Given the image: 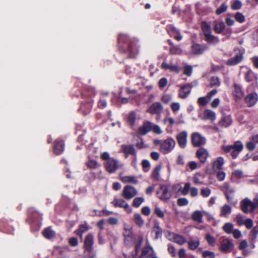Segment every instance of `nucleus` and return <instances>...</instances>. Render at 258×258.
<instances>
[{
  "label": "nucleus",
  "instance_id": "10",
  "mask_svg": "<svg viewBox=\"0 0 258 258\" xmlns=\"http://www.w3.org/2000/svg\"><path fill=\"white\" fill-rule=\"evenodd\" d=\"M234 247V244L231 240L225 238L221 241L220 249L224 252H230Z\"/></svg>",
  "mask_w": 258,
  "mask_h": 258
},
{
  "label": "nucleus",
  "instance_id": "27",
  "mask_svg": "<svg viewBox=\"0 0 258 258\" xmlns=\"http://www.w3.org/2000/svg\"><path fill=\"white\" fill-rule=\"evenodd\" d=\"M232 122V119L230 116L223 117L219 121V124L221 126L227 127L230 126Z\"/></svg>",
  "mask_w": 258,
  "mask_h": 258
},
{
  "label": "nucleus",
  "instance_id": "40",
  "mask_svg": "<svg viewBox=\"0 0 258 258\" xmlns=\"http://www.w3.org/2000/svg\"><path fill=\"white\" fill-rule=\"evenodd\" d=\"M164 123L165 124L168 123L170 125H173L175 123L177 124H181V123H184V120H181L175 122L174 119L172 117H167L164 118Z\"/></svg>",
  "mask_w": 258,
  "mask_h": 258
},
{
  "label": "nucleus",
  "instance_id": "48",
  "mask_svg": "<svg viewBox=\"0 0 258 258\" xmlns=\"http://www.w3.org/2000/svg\"><path fill=\"white\" fill-rule=\"evenodd\" d=\"M206 239L208 243L212 246H214L216 243L215 238L210 234H207Z\"/></svg>",
  "mask_w": 258,
  "mask_h": 258
},
{
  "label": "nucleus",
  "instance_id": "50",
  "mask_svg": "<svg viewBox=\"0 0 258 258\" xmlns=\"http://www.w3.org/2000/svg\"><path fill=\"white\" fill-rule=\"evenodd\" d=\"M220 85V82L218 78L216 77H212L210 80V86H219Z\"/></svg>",
  "mask_w": 258,
  "mask_h": 258
},
{
  "label": "nucleus",
  "instance_id": "12",
  "mask_svg": "<svg viewBox=\"0 0 258 258\" xmlns=\"http://www.w3.org/2000/svg\"><path fill=\"white\" fill-rule=\"evenodd\" d=\"M187 133L185 131H183L176 135V139L179 146L184 148L187 143Z\"/></svg>",
  "mask_w": 258,
  "mask_h": 258
},
{
  "label": "nucleus",
  "instance_id": "21",
  "mask_svg": "<svg viewBox=\"0 0 258 258\" xmlns=\"http://www.w3.org/2000/svg\"><path fill=\"white\" fill-rule=\"evenodd\" d=\"M120 180L123 183H131L133 184H137L138 180L135 176H119Z\"/></svg>",
  "mask_w": 258,
  "mask_h": 258
},
{
  "label": "nucleus",
  "instance_id": "8",
  "mask_svg": "<svg viewBox=\"0 0 258 258\" xmlns=\"http://www.w3.org/2000/svg\"><path fill=\"white\" fill-rule=\"evenodd\" d=\"M191 142L194 146L200 147L206 144V140L198 133H194L191 135Z\"/></svg>",
  "mask_w": 258,
  "mask_h": 258
},
{
  "label": "nucleus",
  "instance_id": "29",
  "mask_svg": "<svg viewBox=\"0 0 258 258\" xmlns=\"http://www.w3.org/2000/svg\"><path fill=\"white\" fill-rule=\"evenodd\" d=\"M224 160L223 158L219 157L217 158L213 163V168L214 169H221L224 165Z\"/></svg>",
  "mask_w": 258,
  "mask_h": 258
},
{
  "label": "nucleus",
  "instance_id": "20",
  "mask_svg": "<svg viewBox=\"0 0 258 258\" xmlns=\"http://www.w3.org/2000/svg\"><path fill=\"white\" fill-rule=\"evenodd\" d=\"M191 86L189 85H186L183 86L179 92V97L181 98H186L191 91Z\"/></svg>",
  "mask_w": 258,
  "mask_h": 258
},
{
  "label": "nucleus",
  "instance_id": "6",
  "mask_svg": "<svg viewBox=\"0 0 258 258\" xmlns=\"http://www.w3.org/2000/svg\"><path fill=\"white\" fill-rule=\"evenodd\" d=\"M111 203L115 207L124 208L128 213H130L132 211V209L129 205L122 199L115 197Z\"/></svg>",
  "mask_w": 258,
  "mask_h": 258
},
{
  "label": "nucleus",
  "instance_id": "1",
  "mask_svg": "<svg viewBox=\"0 0 258 258\" xmlns=\"http://www.w3.org/2000/svg\"><path fill=\"white\" fill-rule=\"evenodd\" d=\"M243 145L240 141H236L232 145L222 146V150L226 153L230 152L231 156L236 158L239 153L242 150Z\"/></svg>",
  "mask_w": 258,
  "mask_h": 258
},
{
  "label": "nucleus",
  "instance_id": "32",
  "mask_svg": "<svg viewBox=\"0 0 258 258\" xmlns=\"http://www.w3.org/2000/svg\"><path fill=\"white\" fill-rule=\"evenodd\" d=\"M200 244V240L199 239H193L190 238L188 241V247L189 249L192 250L196 249Z\"/></svg>",
  "mask_w": 258,
  "mask_h": 258
},
{
  "label": "nucleus",
  "instance_id": "24",
  "mask_svg": "<svg viewBox=\"0 0 258 258\" xmlns=\"http://www.w3.org/2000/svg\"><path fill=\"white\" fill-rule=\"evenodd\" d=\"M154 254V251L152 247L151 246H147L145 247L142 251L141 258H148L152 257Z\"/></svg>",
  "mask_w": 258,
  "mask_h": 258
},
{
  "label": "nucleus",
  "instance_id": "44",
  "mask_svg": "<svg viewBox=\"0 0 258 258\" xmlns=\"http://www.w3.org/2000/svg\"><path fill=\"white\" fill-rule=\"evenodd\" d=\"M169 52L171 54H180L182 53V50L180 47L174 45L171 46Z\"/></svg>",
  "mask_w": 258,
  "mask_h": 258
},
{
  "label": "nucleus",
  "instance_id": "28",
  "mask_svg": "<svg viewBox=\"0 0 258 258\" xmlns=\"http://www.w3.org/2000/svg\"><path fill=\"white\" fill-rule=\"evenodd\" d=\"M232 211L231 208L228 205H224L220 209V216L226 217L229 215Z\"/></svg>",
  "mask_w": 258,
  "mask_h": 258
},
{
  "label": "nucleus",
  "instance_id": "63",
  "mask_svg": "<svg viewBox=\"0 0 258 258\" xmlns=\"http://www.w3.org/2000/svg\"><path fill=\"white\" fill-rule=\"evenodd\" d=\"M188 203V200L185 198H180L177 201V204L179 206H182L187 205Z\"/></svg>",
  "mask_w": 258,
  "mask_h": 258
},
{
  "label": "nucleus",
  "instance_id": "47",
  "mask_svg": "<svg viewBox=\"0 0 258 258\" xmlns=\"http://www.w3.org/2000/svg\"><path fill=\"white\" fill-rule=\"evenodd\" d=\"M234 17L235 20L238 22L240 23H243L245 20L244 16L242 13L239 12L236 13Z\"/></svg>",
  "mask_w": 258,
  "mask_h": 258
},
{
  "label": "nucleus",
  "instance_id": "51",
  "mask_svg": "<svg viewBox=\"0 0 258 258\" xmlns=\"http://www.w3.org/2000/svg\"><path fill=\"white\" fill-rule=\"evenodd\" d=\"M201 175L198 174H196L193 177V182L195 184L198 185L204 184V182L203 180H200V177Z\"/></svg>",
  "mask_w": 258,
  "mask_h": 258
},
{
  "label": "nucleus",
  "instance_id": "17",
  "mask_svg": "<svg viewBox=\"0 0 258 258\" xmlns=\"http://www.w3.org/2000/svg\"><path fill=\"white\" fill-rule=\"evenodd\" d=\"M94 244V237L92 234L86 236L84 241V247L86 250L91 251Z\"/></svg>",
  "mask_w": 258,
  "mask_h": 258
},
{
  "label": "nucleus",
  "instance_id": "34",
  "mask_svg": "<svg viewBox=\"0 0 258 258\" xmlns=\"http://www.w3.org/2000/svg\"><path fill=\"white\" fill-rule=\"evenodd\" d=\"M233 93L234 96L238 98H240L243 96V92L241 87L237 84L234 85Z\"/></svg>",
  "mask_w": 258,
  "mask_h": 258
},
{
  "label": "nucleus",
  "instance_id": "43",
  "mask_svg": "<svg viewBox=\"0 0 258 258\" xmlns=\"http://www.w3.org/2000/svg\"><path fill=\"white\" fill-rule=\"evenodd\" d=\"M144 198L143 197H137L134 199L133 201L132 205L136 208L139 207L141 204L144 202Z\"/></svg>",
  "mask_w": 258,
  "mask_h": 258
},
{
  "label": "nucleus",
  "instance_id": "45",
  "mask_svg": "<svg viewBox=\"0 0 258 258\" xmlns=\"http://www.w3.org/2000/svg\"><path fill=\"white\" fill-rule=\"evenodd\" d=\"M205 49L202 47L201 46L198 44H194L192 47V52L195 54H200L202 53Z\"/></svg>",
  "mask_w": 258,
  "mask_h": 258
},
{
  "label": "nucleus",
  "instance_id": "22",
  "mask_svg": "<svg viewBox=\"0 0 258 258\" xmlns=\"http://www.w3.org/2000/svg\"><path fill=\"white\" fill-rule=\"evenodd\" d=\"M214 29L216 33H221L225 29V24L222 21H215L213 22Z\"/></svg>",
  "mask_w": 258,
  "mask_h": 258
},
{
  "label": "nucleus",
  "instance_id": "64",
  "mask_svg": "<svg viewBox=\"0 0 258 258\" xmlns=\"http://www.w3.org/2000/svg\"><path fill=\"white\" fill-rule=\"evenodd\" d=\"M189 192H190V195L192 197H197L199 194L198 189L195 187H191Z\"/></svg>",
  "mask_w": 258,
  "mask_h": 258
},
{
  "label": "nucleus",
  "instance_id": "62",
  "mask_svg": "<svg viewBox=\"0 0 258 258\" xmlns=\"http://www.w3.org/2000/svg\"><path fill=\"white\" fill-rule=\"evenodd\" d=\"M142 166L144 169V170L145 172H147L149 170V168L150 167V162L146 160H143L142 162Z\"/></svg>",
  "mask_w": 258,
  "mask_h": 258
},
{
  "label": "nucleus",
  "instance_id": "57",
  "mask_svg": "<svg viewBox=\"0 0 258 258\" xmlns=\"http://www.w3.org/2000/svg\"><path fill=\"white\" fill-rule=\"evenodd\" d=\"M235 220L239 225H243L245 221L244 217L240 214L236 215Z\"/></svg>",
  "mask_w": 258,
  "mask_h": 258
},
{
  "label": "nucleus",
  "instance_id": "14",
  "mask_svg": "<svg viewBox=\"0 0 258 258\" xmlns=\"http://www.w3.org/2000/svg\"><path fill=\"white\" fill-rule=\"evenodd\" d=\"M163 106L160 103L155 102L150 106L147 111L152 114H159L163 111Z\"/></svg>",
  "mask_w": 258,
  "mask_h": 258
},
{
  "label": "nucleus",
  "instance_id": "7",
  "mask_svg": "<svg viewBox=\"0 0 258 258\" xmlns=\"http://www.w3.org/2000/svg\"><path fill=\"white\" fill-rule=\"evenodd\" d=\"M137 194L136 188L131 185L124 186L122 191V196L126 200H131Z\"/></svg>",
  "mask_w": 258,
  "mask_h": 258
},
{
  "label": "nucleus",
  "instance_id": "19",
  "mask_svg": "<svg viewBox=\"0 0 258 258\" xmlns=\"http://www.w3.org/2000/svg\"><path fill=\"white\" fill-rule=\"evenodd\" d=\"M245 100L248 106H252L257 101L258 95L255 93L250 94L246 97Z\"/></svg>",
  "mask_w": 258,
  "mask_h": 258
},
{
  "label": "nucleus",
  "instance_id": "54",
  "mask_svg": "<svg viewBox=\"0 0 258 258\" xmlns=\"http://www.w3.org/2000/svg\"><path fill=\"white\" fill-rule=\"evenodd\" d=\"M86 165L90 168H94V169L96 168L98 166H99L98 163L96 161L93 160H89L86 163Z\"/></svg>",
  "mask_w": 258,
  "mask_h": 258
},
{
  "label": "nucleus",
  "instance_id": "38",
  "mask_svg": "<svg viewBox=\"0 0 258 258\" xmlns=\"http://www.w3.org/2000/svg\"><path fill=\"white\" fill-rule=\"evenodd\" d=\"M203 214L202 212L200 211H196L192 215V219L199 223H202L203 221Z\"/></svg>",
  "mask_w": 258,
  "mask_h": 258
},
{
  "label": "nucleus",
  "instance_id": "4",
  "mask_svg": "<svg viewBox=\"0 0 258 258\" xmlns=\"http://www.w3.org/2000/svg\"><path fill=\"white\" fill-rule=\"evenodd\" d=\"M175 146V141L169 138L163 141L160 145L161 151L164 154H167L170 152Z\"/></svg>",
  "mask_w": 258,
  "mask_h": 258
},
{
  "label": "nucleus",
  "instance_id": "55",
  "mask_svg": "<svg viewBox=\"0 0 258 258\" xmlns=\"http://www.w3.org/2000/svg\"><path fill=\"white\" fill-rule=\"evenodd\" d=\"M227 5L225 3H223L221 6L218 8L216 10V13L220 15L222 13L225 12L227 9Z\"/></svg>",
  "mask_w": 258,
  "mask_h": 258
},
{
  "label": "nucleus",
  "instance_id": "37",
  "mask_svg": "<svg viewBox=\"0 0 258 258\" xmlns=\"http://www.w3.org/2000/svg\"><path fill=\"white\" fill-rule=\"evenodd\" d=\"M62 141H56L55 145L54 147V152L56 155H59L63 152Z\"/></svg>",
  "mask_w": 258,
  "mask_h": 258
},
{
  "label": "nucleus",
  "instance_id": "59",
  "mask_svg": "<svg viewBox=\"0 0 258 258\" xmlns=\"http://www.w3.org/2000/svg\"><path fill=\"white\" fill-rule=\"evenodd\" d=\"M192 72V67L191 66H186L184 68V74L188 76L191 75Z\"/></svg>",
  "mask_w": 258,
  "mask_h": 258
},
{
  "label": "nucleus",
  "instance_id": "33",
  "mask_svg": "<svg viewBox=\"0 0 258 258\" xmlns=\"http://www.w3.org/2000/svg\"><path fill=\"white\" fill-rule=\"evenodd\" d=\"M55 232L50 227L46 228L43 231V236L47 239H50L55 236Z\"/></svg>",
  "mask_w": 258,
  "mask_h": 258
},
{
  "label": "nucleus",
  "instance_id": "39",
  "mask_svg": "<svg viewBox=\"0 0 258 258\" xmlns=\"http://www.w3.org/2000/svg\"><path fill=\"white\" fill-rule=\"evenodd\" d=\"M154 213L159 218L163 219L165 217L164 211L157 205L155 206Z\"/></svg>",
  "mask_w": 258,
  "mask_h": 258
},
{
  "label": "nucleus",
  "instance_id": "26",
  "mask_svg": "<svg viewBox=\"0 0 258 258\" xmlns=\"http://www.w3.org/2000/svg\"><path fill=\"white\" fill-rule=\"evenodd\" d=\"M245 78L247 82H255L256 84H257V75L254 73L252 71L249 70L248 71L245 75Z\"/></svg>",
  "mask_w": 258,
  "mask_h": 258
},
{
  "label": "nucleus",
  "instance_id": "36",
  "mask_svg": "<svg viewBox=\"0 0 258 258\" xmlns=\"http://www.w3.org/2000/svg\"><path fill=\"white\" fill-rule=\"evenodd\" d=\"M204 118L206 119L214 120L216 119V114L214 111L207 109L204 112Z\"/></svg>",
  "mask_w": 258,
  "mask_h": 258
},
{
  "label": "nucleus",
  "instance_id": "53",
  "mask_svg": "<svg viewBox=\"0 0 258 258\" xmlns=\"http://www.w3.org/2000/svg\"><path fill=\"white\" fill-rule=\"evenodd\" d=\"M211 193V189L207 187H203L201 189V194L203 197H208Z\"/></svg>",
  "mask_w": 258,
  "mask_h": 258
},
{
  "label": "nucleus",
  "instance_id": "9",
  "mask_svg": "<svg viewBox=\"0 0 258 258\" xmlns=\"http://www.w3.org/2000/svg\"><path fill=\"white\" fill-rule=\"evenodd\" d=\"M105 169L108 172L112 173L115 172L119 168L117 161L114 159H109L106 161L105 164Z\"/></svg>",
  "mask_w": 258,
  "mask_h": 258
},
{
  "label": "nucleus",
  "instance_id": "13",
  "mask_svg": "<svg viewBox=\"0 0 258 258\" xmlns=\"http://www.w3.org/2000/svg\"><path fill=\"white\" fill-rule=\"evenodd\" d=\"M244 53V50L241 49L239 51V54L236 55L235 57H232L226 61V64L228 66H234L240 62L243 59V54Z\"/></svg>",
  "mask_w": 258,
  "mask_h": 258
},
{
  "label": "nucleus",
  "instance_id": "5",
  "mask_svg": "<svg viewBox=\"0 0 258 258\" xmlns=\"http://www.w3.org/2000/svg\"><path fill=\"white\" fill-rule=\"evenodd\" d=\"M253 244H248L246 240H242L239 243L238 248L241 250L242 254L244 256L248 255L254 248Z\"/></svg>",
  "mask_w": 258,
  "mask_h": 258
},
{
  "label": "nucleus",
  "instance_id": "30",
  "mask_svg": "<svg viewBox=\"0 0 258 258\" xmlns=\"http://www.w3.org/2000/svg\"><path fill=\"white\" fill-rule=\"evenodd\" d=\"M122 150L126 157L129 155H135L136 153L135 149L132 145H123L122 146Z\"/></svg>",
  "mask_w": 258,
  "mask_h": 258
},
{
  "label": "nucleus",
  "instance_id": "25",
  "mask_svg": "<svg viewBox=\"0 0 258 258\" xmlns=\"http://www.w3.org/2000/svg\"><path fill=\"white\" fill-rule=\"evenodd\" d=\"M152 126L153 124L151 122H147L145 123L143 126L139 128V133L141 135H144L152 130Z\"/></svg>",
  "mask_w": 258,
  "mask_h": 258
},
{
  "label": "nucleus",
  "instance_id": "3",
  "mask_svg": "<svg viewBox=\"0 0 258 258\" xmlns=\"http://www.w3.org/2000/svg\"><path fill=\"white\" fill-rule=\"evenodd\" d=\"M240 207L241 210L245 213H250L257 209L254 202L247 198L241 201Z\"/></svg>",
  "mask_w": 258,
  "mask_h": 258
},
{
  "label": "nucleus",
  "instance_id": "42",
  "mask_svg": "<svg viewBox=\"0 0 258 258\" xmlns=\"http://www.w3.org/2000/svg\"><path fill=\"white\" fill-rule=\"evenodd\" d=\"M162 168V166L159 165L155 167L152 173V177L156 180H158L160 176V171Z\"/></svg>",
  "mask_w": 258,
  "mask_h": 258
},
{
  "label": "nucleus",
  "instance_id": "18",
  "mask_svg": "<svg viewBox=\"0 0 258 258\" xmlns=\"http://www.w3.org/2000/svg\"><path fill=\"white\" fill-rule=\"evenodd\" d=\"M169 235L170 236V239L174 242L182 245L186 242V238L181 235L170 233Z\"/></svg>",
  "mask_w": 258,
  "mask_h": 258
},
{
  "label": "nucleus",
  "instance_id": "11",
  "mask_svg": "<svg viewBox=\"0 0 258 258\" xmlns=\"http://www.w3.org/2000/svg\"><path fill=\"white\" fill-rule=\"evenodd\" d=\"M158 197L162 200H168L171 196V192L169 191L166 185H161L157 191Z\"/></svg>",
  "mask_w": 258,
  "mask_h": 258
},
{
  "label": "nucleus",
  "instance_id": "23",
  "mask_svg": "<svg viewBox=\"0 0 258 258\" xmlns=\"http://www.w3.org/2000/svg\"><path fill=\"white\" fill-rule=\"evenodd\" d=\"M161 68L164 70H169L172 72L177 73H178L180 70V68L178 65L169 64L164 61L162 62Z\"/></svg>",
  "mask_w": 258,
  "mask_h": 258
},
{
  "label": "nucleus",
  "instance_id": "31",
  "mask_svg": "<svg viewBox=\"0 0 258 258\" xmlns=\"http://www.w3.org/2000/svg\"><path fill=\"white\" fill-rule=\"evenodd\" d=\"M123 235L125 240L131 239L133 235L132 227L129 225H125L124 226Z\"/></svg>",
  "mask_w": 258,
  "mask_h": 258
},
{
  "label": "nucleus",
  "instance_id": "15",
  "mask_svg": "<svg viewBox=\"0 0 258 258\" xmlns=\"http://www.w3.org/2000/svg\"><path fill=\"white\" fill-rule=\"evenodd\" d=\"M196 156L202 163H204L209 157V153L207 149L201 148L197 151Z\"/></svg>",
  "mask_w": 258,
  "mask_h": 258
},
{
  "label": "nucleus",
  "instance_id": "61",
  "mask_svg": "<svg viewBox=\"0 0 258 258\" xmlns=\"http://www.w3.org/2000/svg\"><path fill=\"white\" fill-rule=\"evenodd\" d=\"M225 173L223 171H219L217 173V178L219 181H223L225 178Z\"/></svg>",
  "mask_w": 258,
  "mask_h": 258
},
{
  "label": "nucleus",
  "instance_id": "58",
  "mask_svg": "<svg viewBox=\"0 0 258 258\" xmlns=\"http://www.w3.org/2000/svg\"><path fill=\"white\" fill-rule=\"evenodd\" d=\"M223 189L224 190L225 193L226 192H230L233 193L234 191V189L231 188L227 183H225L223 185Z\"/></svg>",
  "mask_w": 258,
  "mask_h": 258
},
{
  "label": "nucleus",
  "instance_id": "16",
  "mask_svg": "<svg viewBox=\"0 0 258 258\" xmlns=\"http://www.w3.org/2000/svg\"><path fill=\"white\" fill-rule=\"evenodd\" d=\"M167 31L169 34L176 40L180 41L182 39V36L179 31L174 27L169 26L167 28Z\"/></svg>",
  "mask_w": 258,
  "mask_h": 258
},
{
  "label": "nucleus",
  "instance_id": "41",
  "mask_svg": "<svg viewBox=\"0 0 258 258\" xmlns=\"http://www.w3.org/2000/svg\"><path fill=\"white\" fill-rule=\"evenodd\" d=\"M223 230L227 234H230L234 230V225L231 223H226L223 226Z\"/></svg>",
  "mask_w": 258,
  "mask_h": 258
},
{
  "label": "nucleus",
  "instance_id": "46",
  "mask_svg": "<svg viewBox=\"0 0 258 258\" xmlns=\"http://www.w3.org/2000/svg\"><path fill=\"white\" fill-rule=\"evenodd\" d=\"M242 3L239 0H234L232 1L231 5V8L232 10H239L241 8Z\"/></svg>",
  "mask_w": 258,
  "mask_h": 258
},
{
  "label": "nucleus",
  "instance_id": "56",
  "mask_svg": "<svg viewBox=\"0 0 258 258\" xmlns=\"http://www.w3.org/2000/svg\"><path fill=\"white\" fill-rule=\"evenodd\" d=\"M210 100L209 98L206 97H200L198 99V103L200 105L204 106Z\"/></svg>",
  "mask_w": 258,
  "mask_h": 258
},
{
  "label": "nucleus",
  "instance_id": "35",
  "mask_svg": "<svg viewBox=\"0 0 258 258\" xmlns=\"http://www.w3.org/2000/svg\"><path fill=\"white\" fill-rule=\"evenodd\" d=\"M134 221L139 227H142L144 224V220L140 214L136 213L134 215Z\"/></svg>",
  "mask_w": 258,
  "mask_h": 258
},
{
  "label": "nucleus",
  "instance_id": "60",
  "mask_svg": "<svg viewBox=\"0 0 258 258\" xmlns=\"http://www.w3.org/2000/svg\"><path fill=\"white\" fill-rule=\"evenodd\" d=\"M167 82H168V81H167V80L166 78H161L159 80V83H158L159 87L161 89H163L167 85Z\"/></svg>",
  "mask_w": 258,
  "mask_h": 258
},
{
  "label": "nucleus",
  "instance_id": "2",
  "mask_svg": "<svg viewBox=\"0 0 258 258\" xmlns=\"http://www.w3.org/2000/svg\"><path fill=\"white\" fill-rule=\"evenodd\" d=\"M202 29L205 36V40L208 43H218L219 39L218 37L212 34L210 25L206 22H203L201 25Z\"/></svg>",
  "mask_w": 258,
  "mask_h": 258
},
{
  "label": "nucleus",
  "instance_id": "49",
  "mask_svg": "<svg viewBox=\"0 0 258 258\" xmlns=\"http://www.w3.org/2000/svg\"><path fill=\"white\" fill-rule=\"evenodd\" d=\"M190 184L189 182H186L184 185L183 188L181 189V191L183 195H186L190 191Z\"/></svg>",
  "mask_w": 258,
  "mask_h": 258
},
{
  "label": "nucleus",
  "instance_id": "52",
  "mask_svg": "<svg viewBox=\"0 0 258 258\" xmlns=\"http://www.w3.org/2000/svg\"><path fill=\"white\" fill-rule=\"evenodd\" d=\"M202 256L204 258H215V255L214 252L211 251L205 250L203 252Z\"/></svg>",
  "mask_w": 258,
  "mask_h": 258
}]
</instances>
